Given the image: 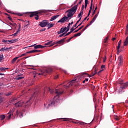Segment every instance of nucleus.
I'll return each mask as SVG.
<instances>
[{
  "label": "nucleus",
  "mask_w": 128,
  "mask_h": 128,
  "mask_svg": "<svg viewBox=\"0 0 128 128\" xmlns=\"http://www.w3.org/2000/svg\"><path fill=\"white\" fill-rule=\"evenodd\" d=\"M38 93L37 91L34 92L33 96L30 98V100L26 102V103H24V102L22 101H18L17 102V103H15V107L18 108L23 106L26 107L28 105L30 106V104L32 103L33 100L36 102V100L38 99Z\"/></svg>",
  "instance_id": "f257e3e1"
},
{
  "label": "nucleus",
  "mask_w": 128,
  "mask_h": 128,
  "mask_svg": "<svg viewBox=\"0 0 128 128\" xmlns=\"http://www.w3.org/2000/svg\"><path fill=\"white\" fill-rule=\"evenodd\" d=\"M78 7V5H76L74 6L70 9L68 10V11L66 12H68L67 16H64L60 19V20L58 21V23H64L65 22H68L69 20H68L69 18L72 17L74 14L76 12L77 8Z\"/></svg>",
  "instance_id": "f03ea898"
},
{
  "label": "nucleus",
  "mask_w": 128,
  "mask_h": 128,
  "mask_svg": "<svg viewBox=\"0 0 128 128\" xmlns=\"http://www.w3.org/2000/svg\"><path fill=\"white\" fill-rule=\"evenodd\" d=\"M50 92V94H54V92L55 93L56 96H54V99H56V98L58 97V98H59L60 95H62L64 93V91L62 90V88L60 89H55L54 90H52L50 88H48L47 87H45L44 88V94L46 92Z\"/></svg>",
  "instance_id": "7ed1b4c3"
},
{
  "label": "nucleus",
  "mask_w": 128,
  "mask_h": 128,
  "mask_svg": "<svg viewBox=\"0 0 128 128\" xmlns=\"http://www.w3.org/2000/svg\"><path fill=\"white\" fill-rule=\"evenodd\" d=\"M118 83L120 84V86L119 90H118V92L119 94L124 92V90H125L127 88L128 86V82H124V80H120L119 82H118Z\"/></svg>",
  "instance_id": "20e7f679"
},
{
  "label": "nucleus",
  "mask_w": 128,
  "mask_h": 128,
  "mask_svg": "<svg viewBox=\"0 0 128 128\" xmlns=\"http://www.w3.org/2000/svg\"><path fill=\"white\" fill-rule=\"evenodd\" d=\"M80 77L77 76L76 78L72 80V81L68 82V84L64 86V88H66V89L68 88L70 86H74L76 83L77 84V82H76V80L80 79Z\"/></svg>",
  "instance_id": "39448f33"
},
{
  "label": "nucleus",
  "mask_w": 128,
  "mask_h": 128,
  "mask_svg": "<svg viewBox=\"0 0 128 128\" xmlns=\"http://www.w3.org/2000/svg\"><path fill=\"white\" fill-rule=\"evenodd\" d=\"M42 12H30V18H32L34 16H36V17H34V19H36V20H38L39 19V16L38 15H41L42 14Z\"/></svg>",
  "instance_id": "423d86ee"
},
{
  "label": "nucleus",
  "mask_w": 128,
  "mask_h": 128,
  "mask_svg": "<svg viewBox=\"0 0 128 128\" xmlns=\"http://www.w3.org/2000/svg\"><path fill=\"white\" fill-rule=\"evenodd\" d=\"M48 24L49 22H48V20H42V22H39L38 26H41L42 28H45Z\"/></svg>",
  "instance_id": "0eeeda50"
},
{
  "label": "nucleus",
  "mask_w": 128,
  "mask_h": 128,
  "mask_svg": "<svg viewBox=\"0 0 128 128\" xmlns=\"http://www.w3.org/2000/svg\"><path fill=\"white\" fill-rule=\"evenodd\" d=\"M118 62H119V64H118V67H120L122 66L124 62V59L122 56H120L119 58H118Z\"/></svg>",
  "instance_id": "6e6552de"
},
{
  "label": "nucleus",
  "mask_w": 128,
  "mask_h": 128,
  "mask_svg": "<svg viewBox=\"0 0 128 128\" xmlns=\"http://www.w3.org/2000/svg\"><path fill=\"white\" fill-rule=\"evenodd\" d=\"M92 2H93V0H92L90 7V10H88V16L85 17V18H84V20H82V22H84V20H87V18L88 17V16H90V12H92Z\"/></svg>",
  "instance_id": "1a4fd4ad"
},
{
  "label": "nucleus",
  "mask_w": 128,
  "mask_h": 128,
  "mask_svg": "<svg viewBox=\"0 0 128 128\" xmlns=\"http://www.w3.org/2000/svg\"><path fill=\"white\" fill-rule=\"evenodd\" d=\"M97 17H98V14H96V15H95L94 16V17H93V18H92V21H90V24H87V26H85L84 28H88V26L92 25V23L94 22H95Z\"/></svg>",
  "instance_id": "9d476101"
},
{
  "label": "nucleus",
  "mask_w": 128,
  "mask_h": 128,
  "mask_svg": "<svg viewBox=\"0 0 128 128\" xmlns=\"http://www.w3.org/2000/svg\"><path fill=\"white\" fill-rule=\"evenodd\" d=\"M14 110H15L14 108H12L10 110V111L8 114H9V116H8V120H10L12 116L14 115Z\"/></svg>",
  "instance_id": "9b49d317"
},
{
  "label": "nucleus",
  "mask_w": 128,
  "mask_h": 128,
  "mask_svg": "<svg viewBox=\"0 0 128 128\" xmlns=\"http://www.w3.org/2000/svg\"><path fill=\"white\" fill-rule=\"evenodd\" d=\"M68 30V28L65 27L64 28H61L59 32H58V34H60L63 32H64L65 31L66 32Z\"/></svg>",
  "instance_id": "f8f14e48"
},
{
  "label": "nucleus",
  "mask_w": 128,
  "mask_h": 128,
  "mask_svg": "<svg viewBox=\"0 0 128 128\" xmlns=\"http://www.w3.org/2000/svg\"><path fill=\"white\" fill-rule=\"evenodd\" d=\"M96 70H97L96 69H95V72L94 73V74H92V75H89L86 72H84V73L82 74V75H87V76L88 78L92 77L93 76H95V74H97Z\"/></svg>",
  "instance_id": "ddd939ff"
},
{
  "label": "nucleus",
  "mask_w": 128,
  "mask_h": 128,
  "mask_svg": "<svg viewBox=\"0 0 128 128\" xmlns=\"http://www.w3.org/2000/svg\"><path fill=\"white\" fill-rule=\"evenodd\" d=\"M55 44V42H52V41H50V42L45 43L44 46H52Z\"/></svg>",
  "instance_id": "4468645a"
},
{
  "label": "nucleus",
  "mask_w": 128,
  "mask_h": 128,
  "mask_svg": "<svg viewBox=\"0 0 128 128\" xmlns=\"http://www.w3.org/2000/svg\"><path fill=\"white\" fill-rule=\"evenodd\" d=\"M56 104V102H55L54 100H53L52 101L50 104H48V106H47L46 108H49L50 106H54V105H55Z\"/></svg>",
  "instance_id": "2eb2a0df"
},
{
  "label": "nucleus",
  "mask_w": 128,
  "mask_h": 128,
  "mask_svg": "<svg viewBox=\"0 0 128 128\" xmlns=\"http://www.w3.org/2000/svg\"><path fill=\"white\" fill-rule=\"evenodd\" d=\"M12 47H10L9 48H2L1 49H0V52H4V50H6V52H8L10 50H12Z\"/></svg>",
  "instance_id": "dca6fc26"
},
{
  "label": "nucleus",
  "mask_w": 128,
  "mask_h": 128,
  "mask_svg": "<svg viewBox=\"0 0 128 128\" xmlns=\"http://www.w3.org/2000/svg\"><path fill=\"white\" fill-rule=\"evenodd\" d=\"M66 38H64L63 39H61L60 40L58 41L57 42H55V44H62V43H64L65 42Z\"/></svg>",
  "instance_id": "f3484780"
},
{
  "label": "nucleus",
  "mask_w": 128,
  "mask_h": 128,
  "mask_svg": "<svg viewBox=\"0 0 128 128\" xmlns=\"http://www.w3.org/2000/svg\"><path fill=\"white\" fill-rule=\"evenodd\" d=\"M46 48L44 46H42V45H36L34 46L35 50H38V48Z\"/></svg>",
  "instance_id": "a211bd4d"
},
{
  "label": "nucleus",
  "mask_w": 128,
  "mask_h": 128,
  "mask_svg": "<svg viewBox=\"0 0 128 128\" xmlns=\"http://www.w3.org/2000/svg\"><path fill=\"white\" fill-rule=\"evenodd\" d=\"M122 44V40L119 41L118 42V46H117V51L118 52H120V44Z\"/></svg>",
  "instance_id": "6ab92c4d"
},
{
  "label": "nucleus",
  "mask_w": 128,
  "mask_h": 128,
  "mask_svg": "<svg viewBox=\"0 0 128 128\" xmlns=\"http://www.w3.org/2000/svg\"><path fill=\"white\" fill-rule=\"evenodd\" d=\"M58 16H60V15H57V16H52L50 18V21L52 22L54 20H56V18H58Z\"/></svg>",
  "instance_id": "aec40b11"
},
{
  "label": "nucleus",
  "mask_w": 128,
  "mask_h": 128,
  "mask_svg": "<svg viewBox=\"0 0 128 128\" xmlns=\"http://www.w3.org/2000/svg\"><path fill=\"white\" fill-rule=\"evenodd\" d=\"M45 72L50 74V73L52 72V68H49L45 70Z\"/></svg>",
  "instance_id": "412c9836"
},
{
  "label": "nucleus",
  "mask_w": 128,
  "mask_h": 128,
  "mask_svg": "<svg viewBox=\"0 0 128 128\" xmlns=\"http://www.w3.org/2000/svg\"><path fill=\"white\" fill-rule=\"evenodd\" d=\"M18 40V39L14 38V40H7L8 42H10V44H14V42H16Z\"/></svg>",
  "instance_id": "4be33fe9"
},
{
  "label": "nucleus",
  "mask_w": 128,
  "mask_h": 128,
  "mask_svg": "<svg viewBox=\"0 0 128 128\" xmlns=\"http://www.w3.org/2000/svg\"><path fill=\"white\" fill-rule=\"evenodd\" d=\"M20 76H22V74L16 76V80H20L24 78V77H22V76L19 77Z\"/></svg>",
  "instance_id": "5701e85b"
},
{
  "label": "nucleus",
  "mask_w": 128,
  "mask_h": 128,
  "mask_svg": "<svg viewBox=\"0 0 128 128\" xmlns=\"http://www.w3.org/2000/svg\"><path fill=\"white\" fill-rule=\"evenodd\" d=\"M128 44V36L127 38H126V40H125V41H124V46H127Z\"/></svg>",
  "instance_id": "b1692460"
},
{
  "label": "nucleus",
  "mask_w": 128,
  "mask_h": 128,
  "mask_svg": "<svg viewBox=\"0 0 128 128\" xmlns=\"http://www.w3.org/2000/svg\"><path fill=\"white\" fill-rule=\"evenodd\" d=\"M18 59V57H16L14 58V59H12V64H14L15 62H16V60H17Z\"/></svg>",
  "instance_id": "393cba45"
},
{
  "label": "nucleus",
  "mask_w": 128,
  "mask_h": 128,
  "mask_svg": "<svg viewBox=\"0 0 128 128\" xmlns=\"http://www.w3.org/2000/svg\"><path fill=\"white\" fill-rule=\"evenodd\" d=\"M82 14H84V10H80V13L78 14V18H82Z\"/></svg>",
  "instance_id": "a878e982"
},
{
  "label": "nucleus",
  "mask_w": 128,
  "mask_h": 128,
  "mask_svg": "<svg viewBox=\"0 0 128 128\" xmlns=\"http://www.w3.org/2000/svg\"><path fill=\"white\" fill-rule=\"evenodd\" d=\"M73 24L74 22H72L71 23H68V26L66 27V28H68V30H66V32H68L70 26H71V24Z\"/></svg>",
  "instance_id": "bb28decb"
},
{
  "label": "nucleus",
  "mask_w": 128,
  "mask_h": 128,
  "mask_svg": "<svg viewBox=\"0 0 128 128\" xmlns=\"http://www.w3.org/2000/svg\"><path fill=\"white\" fill-rule=\"evenodd\" d=\"M84 26H80V28H78V30H77L76 31L74 32V33H76V32H78V31H79L80 30L84 28Z\"/></svg>",
  "instance_id": "cd10ccee"
},
{
  "label": "nucleus",
  "mask_w": 128,
  "mask_h": 128,
  "mask_svg": "<svg viewBox=\"0 0 128 128\" xmlns=\"http://www.w3.org/2000/svg\"><path fill=\"white\" fill-rule=\"evenodd\" d=\"M66 32H68L66 31L65 32H64V33L61 34L60 35L58 36V37H60V38L62 37V36L65 37V36H66Z\"/></svg>",
  "instance_id": "c85d7f7f"
},
{
  "label": "nucleus",
  "mask_w": 128,
  "mask_h": 128,
  "mask_svg": "<svg viewBox=\"0 0 128 128\" xmlns=\"http://www.w3.org/2000/svg\"><path fill=\"white\" fill-rule=\"evenodd\" d=\"M47 26H49V27H48V30H49L50 28H52L54 26V24H47Z\"/></svg>",
  "instance_id": "c756f323"
},
{
  "label": "nucleus",
  "mask_w": 128,
  "mask_h": 128,
  "mask_svg": "<svg viewBox=\"0 0 128 128\" xmlns=\"http://www.w3.org/2000/svg\"><path fill=\"white\" fill-rule=\"evenodd\" d=\"M84 2L85 6H84V8H87V5H88V0H85Z\"/></svg>",
  "instance_id": "7c9ffc66"
},
{
  "label": "nucleus",
  "mask_w": 128,
  "mask_h": 128,
  "mask_svg": "<svg viewBox=\"0 0 128 128\" xmlns=\"http://www.w3.org/2000/svg\"><path fill=\"white\" fill-rule=\"evenodd\" d=\"M2 42H4V43H6V44H10V42H8L6 40H2Z\"/></svg>",
  "instance_id": "2f4dec72"
},
{
  "label": "nucleus",
  "mask_w": 128,
  "mask_h": 128,
  "mask_svg": "<svg viewBox=\"0 0 128 128\" xmlns=\"http://www.w3.org/2000/svg\"><path fill=\"white\" fill-rule=\"evenodd\" d=\"M80 36V32H79V33L74 34V37Z\"/></svg>",
  "instance_id": "473e14b6"
},
{
  "label": "nucleus",
  "mask_w": 128,
  "mask_h": 128,
  "mask_svg": "<svg viewBox=\"0 0 128 128\" xmlns=\"http://www.w3.org/2000/svg\"><path fill=\"white\" fill-rule=\"evenodd\" d=\"M12 14H14V15H17L18 16H23V14H20V13H16V14L14 13Z\"/></svg>",
  "instance_id": "72a5a7b5"
},
{
  "label": "nucleus",
  "mask_w": 128,
  "mask_h": 128,
  "mask_svg": "<svg viewBox=\"0 0 128 128\" xmlns=\"http://www.w3.org/2000/svg\"><path fill=\"white\" fill-rule=\"evenodd\" d=\"M5 118H6V116L4 115L0 116V118H1L2 120H4Z\"/></svg>",
  "instance_id": "f704fd0d"
},
{
  "label": "nucleus",
  "mask_w": 128,
  "mask_h": 128,
  "mask_svg": "<svg viewBox=\"0 0 128 128\" xmlns=\"http://www.w3.org/2000/svg\"><path fill=\"white\" fill-rule=\"evenodd\" d=\"M18 32V30H17V32H16V33H14V34H12V36H17V34L19 32Z\"/></svg>",
  "instance_id": "c9c22d12"
},
{
  "label": "nucleus",
  "mask_w": 128,
  "mask_h": 128,
  "mask_svg": "<svg viewBox=\"0 0 128 128\" xmlns=\"http://www.w3.org/2000/svg\"><path fill=\"white\" fill-rule=\"evenodd\" d=\"M10 94H12V92H10L4 94V95H6V96H10Z\"/></svg>",
  "instance_id": "e433bc0d"
},
{
  "label": "nucleus",
  "mask_w": 128,
  "mask_h": 128,
  "mask_svg": "<svg viewBox=\"0 0 128 128\" xmlns=\"http://www.w3.org/2000/svg\"><path fill=\"white\" fill-rule=\"evenodd\" d=\"M3 59L4 56H2V54H0V62H1Z\"/></svg>",
  "instance_id": "4c0bfd02"
},
{
  "label": "nucleus",
  "mask_w": 128,
  "mask_h": 128,
  "mask_svg": "<svg viewBox=\"0 0 128 128\" xmlns=\"http://www.w3.org/2000/svg\"><path fill=\"white\" fill-rule=\"evenodd\" d=\"M114 120L116 121H118L120 120V118H119V117H118L117 116H114Z\"/></svg>",
  "instance_id": "58836bf2"
},
{
  "label": "nucleus",
  "mask_w": 128,
  "mask_h": 128,
  "mask_svg": "<svg viewBox=\"0 0 128 128\" xmlns=\"http://www.w3.org/2000/svg\"><path fill=\"white\" fill-rule=\"evenodd\" d=\"M62 119H64V120H63V121H68V118H60L58 120H60Z\"/></svg>",
  "instance_id": "ea45409f"
},
{
  "label": "nucleus",
  "mask_w": 128,
  "mask_h": 128,
  "mask_svg": "<svg viewBox=\"0 0 128 128\" xmlns=\"http://www.w3.org/2000/svg\"><path fill=\"white\" fill-rule=\"evenodd\" d=\"M103 71H104V69L100 70V71H98V72H97V74L100 75V74Z\"/></svg>",
  "instance_id": "a19ab883"
},
{
  "label": "nucleus",
  "mask_w": 128,
  "mask_h": 128,
  "mask_svg": "<svg viewBox=\"0 0 128 128\" xmlns=\"http://www.w3.org/2000/svg\"><path fill=\"white\" fill-rule=\"evenodd\" d=\"M108 36H107L106 38L104 40V42L106 43L108 42Z\"/></svg>",
  "instance_id": "79ce46f5"
},
{
  "label": "nucleus",
  "mask_w": 128,
  "mask_h": 128,
  "mask_svg": "<svg viewBox=\"0 0 128 128\" xmlns=\"http://www.w3.org/2000/svg\"><path fill=\"white\" fill-rule=\"evenodd\" d=\"M0 70L1 72H4V71L6 70V68H0Z\"/></svg>",
  "instance_id": "37998d69"
},
{
  "label": "nucleus",
  "mask_w": 128,
  "mask_h": 128,
  "mask_svg": "<svg viewBox=\"0 0 128 128\" xmlns=\"http://www.w3.org/2000/svg\"><path fill=\"white\" fill-rule=\"evenodd\" d=\"M35 52H34V51L31 50V51H30V52H26V54H28L35 53Z\"/></svg>",
  "instance_id": "c03bdc74"
},
{
  "label": "nucleus",
  "mask_w": 128,
  "mask_h": 128,
  "mask_svg": "<svg viewBox=\"0 0 128 128\" xmlns=\"http://www.w3.org/2000/svg\"><path fill=\"white\" fill-rule=\"evenodd\" d=\"M26 54H27L26 53L23 54H22V55H20V56H18V58H22V56H25L26 55Z\"/></svg>",
  "instance_id": "a18cd8bd"
},
{
  "label": "nucleus",
  "mask_w": 128,
  "mask_h": 128,
  "mask_svg": "<svg viewBox=\"0 0 128 128\" xmlns=\"http://www.w3.org/2000/svg\"><path fill=\"white\" fill-rule=\"evenodd\" d=\"M32 51H34V52H41V50H34Z\"/></svg>",
  "instance_id": "49530a36"
},
{
  "label": "nucleus",
  "mask_w": 128,
  "mask_h": 128,
  "mask_svg": "<svg viewBox=\"0 0 128 128\" xmlns=\"http://www.w3.org/2000/svg\"><path fill=\"white\" fill-rule=\"evenodd\" d=\"M18 32H20V24H18Z\"/></svg>",
  "instance_id": "de8ad7c7"
},
{
  "label": "nucleus",
  "mask_w": 128,
  "mask_h": 128,
  "mask_svg": "<svg viewBox=\"0 0 128 128\" xmlns=\"http://www.w3.org/2000/svg\"><path fill=\"white\" fill-rule=\"evenodd\" d=\"M128 34V23L127 24V26L126 27V34Z\"/></svg>",
  "instance_id": "09e8293b"
},
{
  "label": "nucleus",
  "mask_w": 128,
  "mask_h": 128,
  "mask_svg": "<svg viewBox=\"0 0 128 128\" xmlns=\"http://www.w3.org/2000/svg\"><path fill=\"white\" fill-rule=\"evenodd\" d=\"M72 32H69L68 34H65V36H68L69 34H70Z\"/></svg>",
  "instance_id": "8fccbe9b"
},
{
  "label": "nucleus",
  "mask_w": 128,
  "mask_h": 128,
  "mask_svg": "<svg viewBox=\"0 0 128 128\" xmlns=\"http://www.w3.org/2000/svg\"><path fill=\"white\" fill-rule=\"evenodd\" d=\"M72 38L74 37H71L68 39V40H66V42H70V40L72 39Z\"/></svg>",
  "instance_id": "3c124183"
},
{
  "label": "nucleus",
  "mask_w": 128,
  "mask_h": 128,
  "mask_svg": "<svg viewBox=\"0 0 128 128\" xmlns=\"http://www.w3.org/2000/svg\"><path fill=\"white\" fill-rule=\"evenodd\" d=\"M74 30V27H72L71 29H70V32H72Z\"/></svg>",
  "instance_id": "603ef678"
},
{
  "label": "nucleus",
  "mask_w": 128,
  "mask_h": 128,
  "mask_svg": "<svg viewBox=\"0 0 128 128\" xmlns=\"http://www.w3.org/2000/svg\"><path fill=\"white\" fill-rule=\"evenodd\" d=\"M17 100L16 98H13L11 100V101H12V102H14L15 100Z\"/></svg>",
  "instance_id": "864d4df0"
},
{
  "label": "nucleus",
  "mask_w": 128,
  "mask_h": 128,
  "mask_svg": "<svg viewBox=\"0 0 128 128\" xmlns=\"http://www.w3.org/2000/svg\"><path fill=\"white\" fill-rule=\"evenodd\" d=\"M8 19L9 20H10V22H12V18H10V16H8Z\"/></svg>",
  "instance_id": "5fc2aeb1"
},
{
  "label": "nucleus",
  "mask_w": 128,
  "mask_h": 128,
  "mask_svg": "<svg viewBox=\"0 0 128 128\" xmlns=\"http://www.w3.org/2000/svg\"><path fill=\"white\" fill-rule=\"evenodd\" d=\"M84 5L82 4V10L84 11Z\"/></svg>",
  "instance_id": "6e6d98bb"
},
{
  "label": "nucleus",
  "mask_w": 128,
  "mask_h": 128,
  "mask_svg": "<svg viewBox=\"0 0 128 128\" xmlns=\"http://www.w3.org/2000/svg\"><path fill=\"white\" fill-rule=\"evenodd\" d=\"M38 74H39L40 76V75L44 76V72L39 73Z\"/></svg>",
  "instance_id": "4d7b16f0"
},
{
  "label": "nucleus",
  "mask_w": 128,
  "mask_h": 128,
  "mask_svg": "<svg viewBox=\"0 0 128 128\" xmlns=\"http://www.w3.org/2000/svg\"><path fill=\"white\" fill-rule=\"evenodd\" d=\"M80 19H81V18H80L79 19V20H78V21H77V22H76V24H78V23H79V22H80Z\"/></svg>",
  "instance_id": "13d9d810"
},
{
  "label": "nucleus",
  "mask_w": 128,
  "mask_h": 128,
  "mask_svg": "<svg viewBox=\"0 0 128 128\" xmlns=\"http://www.w3.org/2000/svg\"><path fill=\"white\" fill-rule=\"evenodd\" d=\"M26 22L28 23V24H26V26H24L26 27V26H28L29 24L28 23H30V22L29 21H26Z\"/></svg>",
  "instance_id": "bf43d9fd"
},
{
  "label": "nucleus",
  "mask_w": 128,
  "mask_h": 128,
  "mask_svg": "<svg viewBox=\"0 0 128 128\" xmlns=\"http://www.w3.org/2000/svg\"><path fill=\"white\" fill-rule=\"evenodd\" d=\"M82 0H80V2H78V4H76V6L82 3Z\"/></svg>",
  "instance_id": "052dcab7"
},
{
  "label": "nucleus",
  "mask_w": 128,
  "mask_h": 128,
  "mask_svg": "<svg viewBox=\"0 0 128 128\" xmlns=\"http://www.w3.org/2000/svg\"><path fill=\"white\" fill-rule=\"evenodd\" d=\"M82 22H80V24L79 25H78V26H76V28H78V27L82 25Z\"/></svg>",
  "instance_id": "680f3d73"
},
{
  "label": "nucleus",
  "mask_w": 128,
  "mask_h": 128,
  "mask_svg": "<svg viewBox=\"0 0 128 128\" xmlns=\"http://www.w3.org/2000/svg\"><path fill=\"white\" fill-rule=\"evenodd\" d=\"M106 68V66L104 65L101 66V68Z\"/></svg>",
  "instance_id": "e2e57ef3"
},
{
  "label": "nucleus",
  "mask_w": 128,
  "mask_h": 128,
  "mask_svg": "<svg viewBox=\"0 0 128 128\" xmlns=\"http://www.w3.org/2000/svg\"><path fill=\"white\" fill-rule=\"evenodd\" d=\"M95 13H96V11L94 10L92 13V16H94V14H95Z\"/></svg>",
  "instance_id": "0e129e2a"
},
{
  "label": "nucleus",
  "mask_w": 128,
  "mask_h": 128,
  "mask_svg": "<svg viewBox=\"0 0 128 128\" xmlns=\"http://www.w3.org/2000/svg\"><path fill=\"white\" fill-rule=\"evenodd\" d=\"M2 97H0V102L2 103Z\"/></svg>",
  "instance_id": "69168bd1"
},
{
  "label": "nucleus",
  "mask_w": 128,
  "mask_h": 128,
  "mask_svg": "<svg viewBox=\"0 0 128 128\" xmlns=\"http://www.w3.org/2000/svg\"><path fill=\"white\" fill-rule=\"evenodd\" d=\"M58 75L57 74L56 75V76H55V79H58Z\"/></svg>",
  "instance_id": "338daca9"
},
{
  "label": "nucleus",
  "mask_w": 128,
  "mask_h": 128,
  "mask_svg": "<svg viewBox=\"0 0 128 128\" xmlns=\"http://www.w3.org/2000/svg\"><path fill=\"white\" fill-rule=\"evenodd\" d=\"M46 28H42V30H40V32H44V31H46Z\"/></svg>",
  "instance_id": "774afa93"
}]
</instances>
